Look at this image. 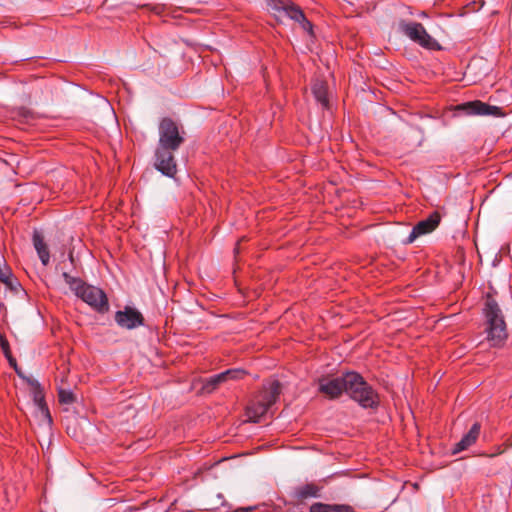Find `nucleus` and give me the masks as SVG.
Returning a JSON list of instances; mask_svg holds the SVG:
<instances>
[{"label": "nucleus", "instance_id": "2eb2a0df", "mask_svg": "<svg viewBox=\"0 0 512 512\" xmlns=\"http://www.w3.org/2000/svg\"><path fill=\"white\" fill-rule=\"evenodd\" d=\"M30 384L33 387V400L37 407L41 410L43 414L50 418L48 407L45 403L44 394L41 390L39 383L35 380L30 381Z\"/></svg>", "mask_w": 512, "mask_h": 512}, {"label": "nucleus", "instance_id": "4be33fe9", "mask_svg": "<svg viewBox=\"0 0 512 512\" xmlns=\"http://www.w3.org/2000/svg\"><path fill=\"white\" fill-rule=\"evenodd\" d=\"M238 245H239V243L237 244V247L235 248L236 252H238V250H239Z\"/></svg>", "mask_w": 512, "mask_h": 512}, {"label": "nucleus", "instance_id": "6ab92c4d", "mask_svg": "<svg viewBox=\"0 0 512 512\" xmlns=\"http://www.w3.org/2000/svg\"><path fill=\"white\" fill-rule=\"evenodd\" d=\"M0 281L10 288L14 287V279L12 278L11 271L7 268H0Z\"/></svg>", "mask_w": 512, "mask_h": 512}, {"label": "nucleus", "instance_id": "423d86ee", "mask_svg": "<svg viewBox=\"0 0 512 512\" xmlns=\"http://www.w3.org/2000/svg\"><path fill=\"white\" fill-rule=\"evenodd\" d=\"M399 29L410 40L424 48L431 49L437 44L421 23L401 21L399 23Z\"/></svg>", "mask_w": 512, "mask_h": 512}, {"label": "nucleus", "instance_id": "dca6fc26", "mask_svg": "<svg viewBox=\"0 0 512 512\" xmlns=\"http://www.w3.org/2000/svg\"><path fill=\"white\" fill-rule=\"evenodd\" d=\"M310 512H355L347 505H329L323 503H315L311 506Z\"/></svg>", "mask_w": 512, "mask_h": 512}, {"label": "nucleus", "instance_id": "f03ea898", "mask_svg": "<svg viewBox=\"0 0 512 512\" xmlns=\"http://www.w3.org/2000/svg\"><path fill=\"white\" fill-rule=\"evenodd\" d=\"M158 132L159 140L154 153V167L163 175L174 177L177 172L174 153L184 143L185 131L173 119L165 117L159 122Z\"/></svg>", "mask_w": 512, "mask_h": 512}, {"label": "nucleus", "instance_id": "0eeeda50", "mask_svg": "<svg viewBox=\"0 0 512 512\" xmlns=\"http://www.w3.org/2000/svg\"><path fill=\"white\" fill-rule=\"evenodd\" d=\"M115 322L121 328L131 330L144 324V317L137 309L125 306L123 310L115 313Z\"/></svg>", "mask_w": 512, "mask_h": 512}, {"label": "nucleus", "instance_id": "f3484780", "mask_svg": "<svg viewBox=\"0 0 512 512\" xmlns=\"http://www.w3.org/2000/svg\"><path fill=\"white\" fill-rule=\"evenodd\" d=\"M0 347H1L5 357L9 361V364L11 366L15 367L16 366V360L11 355L9 342H8V340L6 339V337L4 335H0Z\"/></svg>", "mask_w": 512, "mask_h": 512}, {"label": "nucleus", "instance_id": "f257e3e1", "mask_svg": "<svg viewBox=\"0 0 512 512\" xmlns=\"http://www.w3.org/2000/svg\"><path fill=\"white\" fill-rule=\"evenodd\" d=\"M319 391L331 399L337 398L345 392L363 408H373L378 404L377 393L356 372H347L339 377L321 379Z\"/></svg>", "mask_w": 512, "mask_h": 512}, {"label": "nucleus", "instance_id": "4468645a", "mask_svg": "<svg viewBox=\"0 0 512 512\" xmlns=\"http://www.w3.org/2000/svg\"><path fill=\"white\" fill-rule=\"evenodd\" d=\"M33 245L42 264L46 266L50 261L49 250L44 242L43 236L37 231L33 233Z\"/></svg>", "mask_w": 512, "mask_h": 512}, {"label": "nucleus", "instance_id": "1a4fd4ad", "mask_svg": "<svg viewBox=\"0 0 512 512\" xmlns=\"http://www.w3.org/2000/svg\"><path fill=\"white\" fill-rule=\"evenodd\" d=\"M270 7L275 12L286 15L296 22L303 20L305 16L300 7L296 6L292 2H286L283 0H272Z\"/></svg>", "mask_w": 512, "mask_h": 512}, {"label": "nucleus", "instance_id": "9b49d317", "mask_svg": "<svg viewBox=\"0 0 512 512\" xmlns=\"http://www.w3.org/2000/svg\"><path fill=\"white\" fill-rule=\"evenodd\" d=\"M480 430L481 425L477 422L474 423L470 430L462 437V439L458 443H456L455 447L452 450V453L457 454L475 444L480 435Z\"/></svg>", "mask_w": 512, "mask_h": 512}, {"label": "nucleus", "instance_id": "39448f33", "mask_svg": "<svg viewBox=\"0 0 512 512\" xmlns=\"http://www.w3.org/2000/svg\"><path fill=\"white\" fill-rule=\"evenodd\" d=\"M279 395L280 383L278 381H272L265 385L246 409L249 421L258 422L269 411Z\"/></svg>", "mask_w": 512, "mask_h": 512}, {"label": "nucleus", "instance_id": "f8f14e48", "mask_svg": "<svg viewBox=\"0 0 512 512\" xmlns=\"http://www.w3.org/2000/svg\"><path fill=\"white\" fill-rule=\"evenodd\" d=\"M312 93L323 108H329L328 87L325 81L315 80L312 84Z\"/></svg>", "mask_w": 512, "mask_h": 512}, {"label": "nucleus", "instance_id": "ddd939ff", "mask_svg": "<svg viewBox=\"0 0 512 512\" xmlns=\"http://www.w3.org/2000/svg\"><path fill=\"white\" fill-rule=\"evenodd\" d=\"M244 375V371L239 369H230L225 372L219 373L209 378L207 382V388L212 386V389L216 388L220 383L226 382L229 379H239Z\"/></svg>", "mask_w": 512, "mask_h": 512}, {"label": "nucleus", "instance_id": "412c9836", "mask_svg": "<svg viewBox=\"0 0 512 512\" xmlns=\"http://www.w3.org/2000/svg\"><path fill=\"white\" fill-rule=\"evenodd\" d=\"M298 23L301 25V27L303 28L304 31L308 32L309 34L312 33V24L310 21H308L306 19L305 16H304V19L300 20Z\"/></svg>", "mask_w": 512, "mask_h": 512}, {"label": "nucleus", "instance_id": "9d476101", "mask_svg": "<svg viewBox=\"0 0 512 512\" xmlns=\"http://www.w3.org/2000/svg\"><path fill=\"white\" fill-rule=\"evenodd\" d=\"M457 108L468 115H496L499 111V107L491 106L481 101L467 102L459 105Z\"/></svg>", "mask_w": 512, "mask_h": 512}, {"label": "nucleus", "instance_id": "6e6552de", "mask_svg": "<svg viewBox=\"0 0 512 512\" xmlns=\"http://www.w3.org/2000/svg\"><path fill=\"white\" fill-rule=\"evenodd\" d=\"M441 216L435 211L429 215L428 218L419 221L412 229L411 233L407 238V243H412L419 236L432 232L440 223Z\"/></svg>", "mask_w": 512, "mask_h": 512}, {"label": "nucleus", "instance_id": "aec40b11", "mask_svg": "<svg viewBox=\"0 0 512 512\" xmlns=\"http://www.w3.org/2000/svg\"><path fill=\"white\" fill-rule=\"evenodd\" d=\"M301 495L303 497L316 496L317 495V490L313 486H306L301 491Z\"/></svg>", "mask_w": 512, "mask_h": 512}, {"label": "nucleus", "instance_id": "a211bd4d", "mask_svg": "<svg viewBox=\"0 0 512 512\" xmlns=\"http://www.w3.org/2000/svg\"><path fill=\"white\" fill-rule=\"evenodd\" d=\"M58 397L62 404H72L75 401L73 392L62 388L58 391Z\"/></svg>", "mask_w": 512, "mask_h": 512}, {"label": "nucleus", "instance_id": "20e7f679", "mask_svg": "<svg viewBox=\"0 0 512 512\" xmlns=\"http://www.w3.org/2000/svg\"><path fill=\"white\" fill-rule=\"evenodd\" d=\"M483 311L488 340L494 347L502 346L508 337L506 322L497 301L491 294L486 296Z\"/></svg>", "mask_w": 512, "mask_h": 512}, {"label": "nucleus", "instance_id": "7ed1b4c3", "mask_svg": "<svg viewBox=\"0 0 512 512\" xmlns=\"http://www.w3.org/2000/svg\"><path fill=\"white\" fill-rule=\"evenodd\" d=\"M62 276L71 291L92 309L100 313L108 311V298L102 289L87 284L80 278L73 277L66 272Z\"/></svg>", "mask_w": 512, "mask_h": 512}]
</instances>
